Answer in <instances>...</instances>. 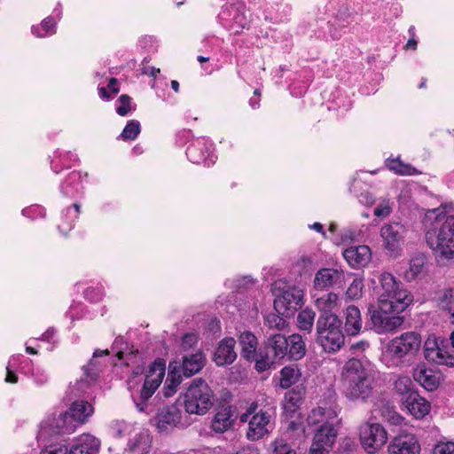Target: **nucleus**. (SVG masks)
Returning a JSON list of instances; mask_svg holds the SVG:
<instances>
[{"label":"nucleus","mask_w":454,"mask_h":454,"mask_svg":"<svg viewBox=\"0 0 454 454\" xmlns=\"http://www.w3.org/2000/svg\"><path fill=\"white\" fill-rule=\"evenodd\" d=\"M425 238L436 258H454V212L446 207L427 211L424 217Z\"/></svg>","instance_id":"f257e3e1"},{"label":"nucleus","mask_w":454,"mask_h":454,"mask_svg":"<svg viewBox=\"0 0 454 454\" xmlns=\"http://www.w3.org/2000/svg\"><path fill=\"white\" fill-rule=\"evenodd\" d=\"M421 336L414 331H409L394 337L381 347V361L388 367L398 366L405 359L416 356L421 347Z\"/></svg>","instance_id":"f03ea898"},{"label":"nucleus","mask_w":454,"mask_h":454,"mask_svg":"<svg viewBox=\"0 0 454 454\" xmlns=\"http://www.w3.org/2000/svg\"><path fill=\"white\" fill-rule=\"evenodd\" d=\"M373 277L372 290L378 303L389 302L397 309H406L411 304L412 294L391 273L378 272Z\"/></svg>","instance_id":"7ed1b4c3"},{"label":"nucleus","mask_w":454,"mask_h":454,"mask_svg":"<svg viewBox=\"0 0 454 454\" xmlns=\"http://www.w3.org/2000/svg\"><path fill=\"white\" fill-rule=\"evenodd\" d=\"M165 375V364L161 361L154 362L149 368L143 379V385L140 387L141 379L134 376L129 380V389L131 398L140 412H145L148 407V401L160 387Z\"/></svg>","instance_id":"20e7f679"},{"label":"nucleus","mask_w":454,"mask_h":454,"mask_svg":"<svg viewBox=\"0 0 454 454\" xmlns=\"http://www.w3.org/2000/svg\"><path fill=\"white\" fill-rule=\"evenodd\" d=\"M341 386L345 395L350 399L365 401L369 395V381L367 370L360 360L349 359L343 366Z\"/></svg>","instance_id":"39448f33"},{"label":"nucleus","mask_w":454,"mask_h":454,"mask_svg":"<svg viewBox=\"0 0 454 454\" xmlns=\"http://www.w3.org/2000/svg\"><path fill=\"white\" fill-rule=\"evenodd\" d=\"M341 321L333 313L320 314L316 329L317 342L326 352H336L344 345Z\"/></svg>","instance_id":"423d86ee"},{"label":"nucleus","mask_w":454,"mask_h":454,"mask_svg":"<svg viewBox=\"0 0 454 454\" xmlns=\"http://www.w3.org/2000/svg\"><path fill=\"white\" fill-rule=\"evenodd\" d=\"M214 392L201 378L192 380L184 394V405L189 414L205 415L214 404Z\"/></svg>","instance_id":"0eeeda50"},{"label":"nucleus","mask_w":454,"mask_h":454,"mask_svg":"<svg viewBox=\"0 0 454 454\" xmlns=\"http://www.w3.org/2000/svg\"><path fill=\"white\" fill-rule=\"evenodd\" d=\"M289 342L280 334L270 335L264 345L263 349L258 352V360L255 369L259 372L270 369L275 364L280 363L287 356Z\"/></svg>","instance_id":"6e6552de"},{"label":"nucleus","mask_w":454,"mask_h":454,"mask_svg":"<svg viewBox=\"0 0 454 454\" xmlns=\"http://www.w3.org/2000/svg\"><path fill=\"white\" fill-rule=\"evenodd\" d=\"M405 309H397L389 302L378 303V309L371 315V329L378 333H387L399 329L404 317L399 314Z\"/></svg>","instance_id":"1a4fd4ad"},{"label":"nucleus","mask_w":454,"mask_h":454,"mask_svg":"<svg viewBox=\"0 0 454 454\" xmlns=\"http://www.w3.org/2000/svg\"><path fill=\"white\" fill-rule=\"evenodd\" d=\"M256 410L257 403H253L249 406L247 413L243 414L240 418L241 421H247L248 415L254 414L249 420L247 432V437L250 441L262 439L272 430L271 414L269 411L260 410L259 412H256Z\"/></svg>","instance_id":"9d476101"},{"label":"nucleus","mask_w":454,"mask_h":454,"mask_svg":"<svg viewBox=\"0 0 454 454\" xmlns=\"http://www.w3.org/2000/svg\"><path fill=\"white\" fill-rule=\"evenodd\" d=\"M303 304V292L296 286H285L276 294L274 300L275 310L284 316L291 317Z\"/></svg>","instance_id":"9b49d317"},{"label":"nucleus","mask_w":454,"mask_h":454,"mask_svg":"<svg viewBox=\"0 0 454 454\" xmlns=\"http://www.w3.org/2000/svg\"><path fill=\"white\" fill-rule=\"evenodd\" d=\"M218 17L235 33L247 27L250 22L249 17L246 14V6L239 2L223 6Z\"/></svg>","instance_id":"f8f14e48"},{"label":"nucleus","mask_w":454,"mask_h":454,"mask_svg":"<svg viewBox=\"0 0 454 454\" xmlns=\"http://www.w3.org/2000/svg\"><path fill=\"white\" fill-rule=\"evenodd\" d=\"M405 228L398 223L386 224L380 229V237L383 246L390 256L398 257L402 251V243L404 239Z\"/></svg>","instance_id":"ddd939ff"},{"label":"nucleus","mask_w":454,"mask_h":454,"mask_svg":"<svg viewBox=\"0 0 454 454\" xmlns=\"http://www.w3.org/2000/svg\"><path fill=\"white\" fill-rule=\"evenodd\" d=\"M337 429L333 425L322 424L316 431L309 454H329L337 438Z\"/></svg>","instance_id":"4468645a"},{"label":"nucleus","mask_w":454,"mask_h":454,"mask_svg":"<svg viewBox=\"0 0 454 454\" xmlns=\"http://www.w3.org/2000/svg\"><path fill=\"white\" fill-rule=\"evenodd\" d=\"M156 427L161 434H168L176 427H184L186 422L182 420V411L176 404L161 409L155 418Z\"/></svg>","instance_id":"2eb2a0df"},{"label":"nucleus","mask_w":454,"mask_h":454,"mask_svg":"<svg viewBox=\"0 0 454 454\" xmlns=\"http://www.w3.org/2000/svg\"><path fill=\"white\" fill-rule=\"evenodd\" d=\"M211 145L205 137L192 140L186 149L188 160L194 164L204 163L207 166L214 164L215 157L210 152Z\"/></svg>","instance_id":"dca6fc26"},{"label":"nucleus","mask_w":454,"mask_h":454,"mask_svg":"<svg viewBox=\"0 0 454 454\" xmlns=\"http://www.w3.org/2000/svg\"><path fill=\"white\" fill-rule=\"evenodd\" d=\"M344 278V271L340 268H322L316 272L313 286L317 290H326L341 285Z\"/></svg>","instance_id":"f3484780"},{"label":"nucleus","mask_w":454,"mask_h":454,"mask_svg":"<svg viewBox=\"0 0 454 454\" xmlns=\"http://www.w3.org/2000/svg\"><path fill=\"white\" fill-rule=\"evenodd\" d=\"M389 454H419L420 446L412 434H400L395 437L387 447Z\"/></svg>","instance_id":"a211bd4d"},{"label":"nucleus","mask_w":454,"mask_h":454,"mask_svg":"<svg viewBox=\"0 0 454 454\" xmlns=\"http://www.w3.org/2000/svg\"><path fill=\"white\" fill-rule=\"evenodd\" d=\"M402 409L406 410L415 419H423L431 410V404L419 394H411L401 399Z\"/></svg>","instance_id":"6ab92c4d"},{"label":"nucleus","mask_w":454,"mask_h":454,"mask_svg":"<svg viewBox=\"0 0 454 454\" xmlns=\"http://www.w3.org/2000/svg\"><path fill=\"white\" fill-rule=\"evenodd\" d=\"M206 364V357L202 351L194 354L185 355L182 363L177 365V370L185 377H191L202 370Z\"/></svg>","instance_id":"aec40b11"},{"label":"nucleus","mask_w":454,"mask_h":454,"mask_svg":"<svg viewBox=\"0 0 454 454\" xmlns=\"http://www.w3.org/2000/svg\"><path fill=\"white\" fill-rule=\"evenodd\" d=\"M236 340L231 338H224L219 343L215 354L214 361L218 366H224L232 364L237 358V353L234 350Z\"/></svg>","instance_id":"412c9836"},{"label":"nucleus","mask_w":454,"mask_h":454,"mask_svg":"<svg viewBox=\"0 0 454 454\" xmlns=\"http://www.w3.org/2000/svg\"><path fill=\"white\" fill-rule=\"evenodd\" d=\"M46 425L51 434H71L77 427L76 423L72 419L67 411L61 412L49 419Z\"/></svg>","instance_id":"4be33fe9"},{"label":"nucleus","mask_w":454,"mask_h":454,"mask_svg":"<svg viewBox=\"0 0 454 454\" xmlns=\"http://www.w3.org/2000/svg\"><path fill=\"white\" fill-rule=\"evenodd\" d=\"M239 343L240 346V356L247 361L258 360L257 346L258 340L256 336L251 332H243L239 336Z\"/></svg>","instance_id":"5701e85b"},{"label":"nucleus","mask_w":454,"mask_h":454,"mask_svg":"<svg viewBox=\"0 0 454 454\" xmlns=\"http://www.w3.org/2000/svg\"><path fill=\"white\" fill-rule=\"evenodd\" d=\"M414 380L425 389L433 391L440 384V377L432 369L424 365H418L413 372Z\"/></svg>","instance_id":"b1692460"},{"label":"nucleus","mask_w":454,"mask_h":454,"mask_svg":"<svg viewBox=\"0 0 454 454\" xmlns=\"http://www.w3.org/2000/svg\"><path fill=\"white\" fill-rule=\"evenodd\" d=\"M343 256L352 268L365 267L369 263V247H350L343 252Z\"/></svg>","instance_id":"393cba45"},{"label":"nucleus","mask_w":454,"mask_h":454,"mask_svg":"<svg viewBox=\"0 0 454 454\" xmlns=\"http://www.w3.org/2000/svg\"><path fill=\"white\" fill-rule=\"evenodd\" d=\"M234 422L233 411L231 406H223L215 413L211 428L215 433L221 434L231 428Z\"/></svg>","instance_id":"a878e982"},{"label":"nucleus","mask_w":454,"mask_h":454,"mask_svg":"<svg viewBox=\"0 0 454 454\" xmlns=\"http://www.w3.org/2000/svg\"><path fill=\"white\" fill-rule=\"evenodd\" d=\"M109 354L108 350H100L97 349L93 353L92 359L89 362L87 365L82 367L83 376L81 378L77 384L82 387L83 383H91L94 382L99 373L100 364L98 362L97 358L103 356H107Z\"/></svg>","instance_id":"bb28decb"},{"label":"nucleus","mask_w":454,"mask_h":454,"mask_svg":"<svg viewBox=\"0 0 454 454\" xmlns=\"http://www.w3.org/2000/svg\"><path fill=\"white\" fill-rule=\"evenodd\" d=\"M67 411L72 419L74 420L77 427L87 421L88 418L93 414L94 409L89 402L80 400L74 402Z\"/></svg>","instance_id":"cd10ccee"},{"label":"nucleus","mask_w":454,"mask_h":454,"mask_svg":"<svg viewBox=\"0 0 454 454\" xmlns=\"http://www.w3.org/2000/svg\"><path fill=\"white\" fill-rule=\"evenodd\" d=\"M367 181L368 173L366 171H360L352 180L350 186V191L358 198L360 203L364 205L369 203V184Z\"/></svg>","instance_id":"c85d7f7f"},{"label":"nucleus","mask_w":454,"mask_h":454,"mask_svg":"<svg viewBox=\"0 0 454 454\" xmlns=\"http://www.w3.org/2000/svg\"><path fill=\"white\" fill-rule=\"evenodd\" d=\"M427 258L423 254L414 255L409 262V267L403 273V278L407 282H411L425 275V265Z\"/></svg>","instance_id":"c756f323"},{"label":"nucleus","mask_w":454,"mask_h":454,"mask_svg":"<svg viewBox=\"0 0 454 454\" xmlns=\"http://www.w3.org/2000/svg\"><path fill=\"white\" fill-rule=\"evenodd\" d=\"M338 412L335 409L329 407H317L313 409L308 417L309 424L315 425L317 423L333 425L334 427V419H337Z\"/></svg>","instance_id":"7c9ffc66"},{"label":"nucleus","mask_w":454,"mask_h":454,"mask_svg":"<svg viewBox=\"0 0 454 454\" xmlns=\"http://www.w3.org/2000/svg\"><path fill=\"white\" fill-rule=\"evenodd\" d=\"M100 446L99 441L90 434H82L79 443L74 446L68 454H97Z\"/></svg>","instance_id":"2f4dec72"},{"label":"nucleus","mask_w":454,"mask_h":454,"mask_svg":"<svg viewBox=\"0 0 454 454\" xmlns=\"http://www.w3.org/2000/svg\"><path fill=\"white\" fill-rule=\"evenodd\" d=\"M182 374L179 370H177V363H175L173 365L172 363L169 364V372L167 376L165 386L163 387V395L165 397L172 396L176 392L177 387L182 382Z\"/></svg>","instance_id":"473e14b6"},{"label":"nucleus","mask_w":454,"mask_h":454,"mask_svg":"<svg viewBox=\"0 0 454 454\" xmlns=\"http://www.w3.org/2000/svg\"><path fill=\"white\" fill-rule=\"evenodd\" d=\"M345 330L348 335H356L361 330L360 310L355 306H348L346 310Z\"/></svg>","instance_id":"72a5a7b5"},{"label":"nucleus","mask_w":454,"mask_h":454,"mask_svg":"<svg viewBox=\"0 0 454 454\" xmlns=\"http://www.w3.org/2000/svg\"><path fill=\"white\" fill-rule=\"evenodd\" d=\"M289 347L287 348V356L290 359L300 360L306 353L305 342L300 334L294 333L287 339Z\"/></svg>","instance_id":"f704fd0d"},{"label":"nucleus","mask_w":454,"mask_h":454,"mask_svg":"<svg viewBox=\"0 0 454 454\" xmlns=\"http://www.w3.org/2000/svg\"><path fill=\"white\" fill-rule=\"evenodd\" d=\"M81 173L73 171L68 175L66 182L61 185V192L65 196L74 197L79 194L82 186L81 184Z\"/></svg>","instance_id":"c9c22d12"},{"label":"nucleus","mask_w":454,"mask_h":454,"mask_svg":"<svg viewBox=\"0 0 454 454\" xmlns=\"http://www.w3.org/2000/svg\"><path fill=\"white\" fill-rule=\"evenodd\" d=\"M387 168L399 176H416L420 172L411 164L404 163L399 158L387 159L386 160Z\"/></svg>","instance_id":"e433bc0d"},{"label":"nucleus","mask_w":454,"mask_h":454,"mask_svg":"<svg viewBox=\"0 0 454 454\" xmlns=\"http://www.w3.org/2000/svg\"><path fill=\"white\" fill-rule=\"evenodd\" d=\"M387 441V433L380 424H371V454L382 448Z\"/></svg>","instance_id":"4c0bfd02"},{"label":"nucleus","mask_w":454,"mask_h":454,"mask_svg":"<svg viewBox=\"0 0 454 454\" xmlns=\"http://www.w3.org/2000/svg\"><path fill=\"white\" fill-rule=\"evenodd\" d=\"M152 446V439L147 432L137 434L131 441L129 448L136 454L149 453Z\"/></svg>","instance_id":"58836bf2"},{"label":"nucleus","mask_w":454,"mask_h":454,"mask_svg":"<svg viewBox=\"0 0 454 454\" xmlns=\"http://www.w3.org/2000/svg\"><path fill=\"white\" fill-rule=\"evenodd\" d=\"M304 394L305 388L299 386L287 392L285 395V410L294 411L301 405Z\"/></svg>","instance_id":"ea45409f"},{"label":"nucleus","mask_w":454,"mask_h":454,"mask_svg":"<svg viewBox=\"0 0 454 454\" xmlns=\"http://www.w3.org/2000/svg\"><path fill=\"white\" fill-rule=\"evenodd\" d=\"M338 295L334 293H328L317 298L315 301L316 307L321 311V314L332 313V310L338 308Z\"/></svg>","instance_id":"a19ab883"},{"label":"nucleus","mask_w":454,"mask_h":454,"mask_svg":"<svg viewBox=\"0 0 454 454\" xmlns=\"http://www.w3.org/2000/svg\"><path fill=\"white\" fill-rule=\"evenodd\" d=\"M280 374V387L285 389L295 384L301 376L299 369L294 366H285Z\"/></svg>","instance_id":"79ce46f5"},{"label":"nucleus","mask_w":454,"mask_h":454,"mask_svg":"<svg viewBox=\"0 0 454 454\" xmlns=\"http://www.w3.org/2000/svg\"><path fill=\"white\" fill-rule=\"evenodd\" d=\"M316 313L311 309H305L299 312L297 317L298 327L301 330L310 332L315 320Z\"/></svg>","instance_id":"37998d69"},{"label":"nucleus","mask_w":454,"mask_h":454,"mask_svg":"<svg viewBox=\"0 0 454 454\" xmlns=\"http://www.w3.org/2000/svg\"><path fill=\"white\" fill-rule=\"evenodd\" d=\"M395 390L397 394L402 395V398H405L407 395L411 394H417L413 391V383L411 380L407 376H399L395 381Z\"/></svg>","instance_id":"c03bdc74"},{"label":"nucleus","mask_w":454,"mask_h":454,"mask_svg":"<svg viewBox=\"0 0 454 454\" xmlns=\"http://www.w3.org/2000/svg\"><path fill=\"white\" fill-rule=\"evenodd\" d=\"M433 358L434 359H428L427 361L442 365H454V356L450 355L444 347L441 346L440 348L434 354Z\"/></svg>","instance_id":"a18cd8bd"},{"label":"nucleus","mask_w":454,"mask_h":454,"mask_svg":"<svg viewBox=\"0 0 454 454\" xmlns=\"http://www.w3.org/2000/svg\"><path fill=\"white\" fill-rule=\"evenodd\" d=\"M140 133V123L138 121L131 120L129 121L126 126L124 127L121 137L123 140H134L137 138L138 134Z\"/></svg>","instance_id":"49530a36"},{"label":"nucleus","mask_w":454,"mask_h":454,"mask_svg":"<svg viewBox=\"0 0 454 454\" xmlns=\"http://www.w3.org/2000/svg\"><path fill=\"white\" fill-rule=\"evenodd\" d=\"M393 206L394 203L389 200H380L374 207L373 214L376 217L384 219L391 214Z\"/></svg>","instance_id":"de8ad7c7"},{"label":"nucleus","mask_w":454,"mask_h":454,"mask_svg":"<svg viewBox=\"0 0 454 454\" xmlns=\"http://www.w3.org/2000/svg\"><path fill=\"white\" fill-rule=\"evenodd\" d=\"M280 314L270 313L266 316L267 325L271 329L283 330L286 326V320Z\"/></svg>","instance_id":"09e8293b"},{"label":"nucleus","mask_w":454,"mask_h":454,"mask_svg":"<svg viewBox=\"0 0 454 454\" xmlns=\"http://www.w3.org/2000/svg\"><path fill=\"white\" fill-rule=\"evenodd\" d=\"M55 24H56V22L53 18L47 17L42 21L41 27H40V28L42 30H43L44 33L43 34L39 33L38 32L39 27H32V33L38 37H43V36L47 35L48 34H54L55 31L53 29L55 27Z\"/></svg>","instance_id":"8fccbe9b"},{"label":"nucleus","mask_w":454,"mask_h":454,"mask_svg":"<svg viewBox=\"0 0 454 454\" xmlns=\"http://www.w3.org/2000/svg\"><path fill=\"white\" fill-rule=\"evenodd\" d=\"M440 344L434 335H430L424 343L425 358L434 359V354L440 348Z\"/></svg>","instance_id":"3c124183"},{"label":"nucleus","mask_w":454,"mask_h":454,"mask_svg":"<svg viewBox=\"0 0 454 454\" xmlns=\"http://www.w3.org/2000/svg\"><path fill=\"white\" fill-rule=\"evenodd\" d=\"M440 306L454 317V289H450L443 294Z\"/></svg>","instance_id":"603ef678"},{"label":"nucleus","mask_w":454,"mask_h":454,"mask_svg":"<svg viewBox=\"0 0 454 454\" xmlns=\"http://www.w3.org/2000/svg\"><path fill=\"white\" fill-rule=\"evenodd\" d=\"M272 454H296L291 446L282 438H278L270 444Z\"/></svg>","instance_id":"864d4df0"},{"label":"nucleus","mask_w":454,"mask_h":454,"mask_svg":"<svg viewBox=\"0 0 454 454\" xmlns=\"http://www.w3.org/2000/svg\"><path fill=\"white\" fill-rule=\"evenodd\" d=\"M356 443L350 438H344L338 448L337 454H355Z\"/></svg>","instance_id":"5fc2aeb1"},{"label":"nucleus","mask_w":454,"mask_h":454,"mask_svg":"<svg viewBox=\"0 0 454 454\" xmlns=\"http://www.w3.org/2000/svg\"><path fill=\"white\" fill-rule=\"evenodd\" d=\"M118 101L120 102V106H117L116 112L121 116H125L130 111V101L131 98L128 95H121Z\"/></svg>","instance_id":"6e6d98bb"},{"label":"nucleus","mask_w":454,"mask_h":454,"mask_svg":"<svg viewBox=\"0 0 454 454\" xmlns=\"http://www.w3.org/2000/svg\"><path fill=\"white\" fill-rule=\"evenodd\" d=\"M32 377L37 386H43L48 382V374L43 368L36 367L32 371Z\"/></svg>","instance_id":"4d7b16f0"},{"label":"nucleus","mask_w":454,"mask_h":454,"mask_svg":"<svg viewBox=\"0 0 454 454\" xmlns=\"http://www.w3.org/2000/svg\"><path fill=\"white\" fill-rule=\"evenodd\" d=\"M363 283L360 279H354L347 290V295L351 299L361 296Z\"/></svg>","instance_id":"13d9d810"},{"label":"nucleus","mask_w":454,"mask_h":454,"mask_svg":"<svg viewBox=\"0 0 454 454\" xmlns=\"http://www.w3.org/2000/svg\"><path fill=\"white\" fill-rule=\"evenodd\" d=\"M434 454H454V442H439L434 449Z\"/></svg>","instance_id":"bf43d9fd"},{"label":"nucleus","mask_w":454,"mask_h":454,"mask_svg":"<svg viewBox=\"0 0 454 454\" xmlns=\"http://www.w3.org/2000/svg\"><path fill=\"white\" fill-rule=\"evenodd\" d=\"M359 437L363 448L366 450L369 448V422H365L360 427Z\"/></svg>","instance_id":"052dcab7"},{"label":"nucleus","mask_w":454,"mask_h":454,"mask_svg":"<svg viewBox=\"0 0 454 454\" xmlns=\"http://www.w3.org/2000/svg\"><path fill=\"white\" fill-rule=\"evenodd\" d=\"M198 341V337L195 333H186L184 335L181 342V347L184 349L192 348Z\"/></svg>","instance_id":"680f3d73"},{"label":"nucleus","mask_w":454,"mask_h":454,"mask_svg":"<svg viewBox=\"0 0 454 454\" xmlns=\"http://www.w3.org/2000/svg\"><path fill=\"white\" fill-rule=\"evenodd\" d=\"M73 207L74 208V211H75V214L72 217L70 223L67 224V227H64L62 225H59V229L60 230V231L62 232H67L68 231H70L72 228H73V223L74 222V220H76L78 218V215L81 212V205L78 204V203H74L73 205Z\"/></svg>","instance_id":"e2e57ef3"},{"label":"nucleus","mask_w":454,"mask_h":454,"mask_svg":"<svg viewBox=\"0 0 454 454\" xmlns=\"http://www.w3.org/2000/svg\"><path fill=\"white\" fill-rule=\"evenodd\" d=\"M41 454H68V450L64 445L50 446L41 451Z\"/></svg>","instance_id":"0e129e2a"},{"label":"nucleus","mask_w":454,"mask_h":454,"mask_svg":"<svg viewBox=\"0 0 454 454\" xmlns=\"http://www.w3.org/2000/svg\"><path fill=\"white\" fill-rule=\"evenodd\" d=\"M122 344L127 346V344L124 343L122 338H121V337L116 338L114 342L113 349L116 350V353H117V356H118L119 359L122 358L123 351L121 348H118V346L119 345H122Z\"/></svg>","instance_id":"69168bd1"},{"label":"nucleus","mask_w":454,"mask_h":454,"mask_svg":"<svg viewBox=\"0 0 454 454\" xmlns=\"http://www.w3.org/2000/svg\"><path fill=\"white\" fill-rule=\"evenodd\" d=\"M107 87L114 94L119 92L118 81L116 78H111Z\"/></svg>","instance_id":"338daca9"},{"label":"nucleus","mask_w":454,"mask_h":454,"mask_svg":"<svg viewBox=\"0 0 454 454\" xmlns=\"http://www.w3.org/2000/svg\"><path fill=\"white\" fill-rule=\"evenodd\" d=\"M238 454H260L259 450L254 446H247V448H244Z\"/></svg>","instance_id":"774afa93"}]
</instances>
